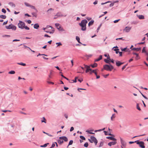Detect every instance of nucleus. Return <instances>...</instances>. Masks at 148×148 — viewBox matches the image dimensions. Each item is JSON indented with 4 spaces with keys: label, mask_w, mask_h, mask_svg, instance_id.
I'll return each instance as SVG.
<instances>
[{
    "label": "nucleus",
    "mask_w": 148,
    "mask_h": 148,
    "mask_svg": "<svg viewBox=\"0 0 148 148\" xmlns=\"http://www.w3.org/2000/svg\"><path fill=\"white\" fill-rule=\"evenodd\" d=\"M9 4L11 6H12V7H15V5L13 3H12V2H11V3H9Z\"/></svg>",
    "instance_id": "nucleus-35"
},
{
    "label": "nucleus",
    "mask_w": 148,
    "mask_h": 148,
    "mask_svg": "<svg viewBox=\"0 0 148 148\" xmlns=\"http://www.w3.org/2000/svg\"><path fill=\"white\" fill-rule=\"evenodd\" d=\"M55 25L57 29L59 31L61 32H64L65 30L63 28L60 26L59 23H56L55 24Z\"/></svg>",
    "instance_id": "nucleus-6"
},
{
    "label": "nucleus",
    "mask_w": 148,
    "mask_h": 148,
    "mask_svg": "<svg viewBox=\"0 0 148 148\" xmlns=\"http://www.w3.org/2000/svg\"><path fill=\"white\" fill-rule=\"evenodd\" d=\"M15 73V71H9L8 73L9 74H13Z\"/></svg>",
    "instance_id": "nucleus-29"
},
{
    "label": "nucleus",
    "mask_w": 148,
    "mask_h": 148,
    "mask_svg": "<svg viewBox=\"0 0 148 148\" xmlns=\"http://www.w3.org/2000/svg\"><path fill=\"white\" fill-rule=\"evenodd\" d=\"M49 144V143L45 144H44L43 145H40V147H46L47 146V145Z\"/></svg>",
    "instance_id": "nucleus-32"
},
{
    "label": "nucleus",
    "mask_w": 148,
    "mask_h": 148,
    "mask_svg": "<svg viewBox=\"0 0 148 148\" xmlns=\"http://www.w3.org/2000/svg\"><path fill=\"white\" fill-rule=\"evenodd\" d=\"M43 120H41V122H44L45 123H46V119H45V118L44 117H43Z\"/></svg>",
    "instance_id": "nucleus-38"
},
{
    "label": "nucleus",
    "mask_w": 148,
    "mask_h": 148,
    "mask_svg": "<svg viewBox=\"0 0 148 148\" xmlns=\"http://www.w3.org/2000/svg\"><path fill=\"white\" fill-rule=\"evenodd\" d=\"M120 139L121 144L124 147H125L126 145V142L124 140H123V139L121 137H120Z\"/></svg>",
    "instance_id": "nucleus-7"
},
{
    "label": "nucleus",
    "mask_w": 148,
    "mask_h": 148,
    "mask_svg": "<svg viewBox=\"0 0 148 148\" xmlns=\"http://www.w3.org/2000/svg\"><path fill=\"white\" fill-rule=\"evenodd\" d=\"M55 67L59 71H62V70L60 69V68L58 66H56Z\"/></svg>",
    "instance_id": "nucleus-52"
},
{
    "label": "nucleus",
    "mask_w": 148,
    "mask_h": 148,
    "mask_svg": "<svg viewBox=\"0 0 148 148\" xmlns=\"http://www.w3.org/2000/svg\"><path fill=\"white\" fill-rule=\"evenodd\" d=\"M131 29V27H126L124 29L123 31H125L126 32H128L130 31Z\"/></svg>",
    "instance_id": "nucleus-10"
},
{
    "label": "nucleus",
    "mask_w": 148,
    "mask_h": 148,
    "mask_svg": "<svg viewBox=\"0 0 148 148\" xmlns=\"http://www.w3.org/2000/svg\"><path fill=\"white\" fill-rule=\"evenodd\" d=\"M104 61L106 63L108 64H110V61L107 59H105L104 60Z\"/></svg>",
    "instance_id": "nucleus-25"
},
{
    "label": "nucleus",
    "mask_w": 148,
    "mask_h": 148,
    "mask_svg": "<svg viewBox=\"0 0 148 148\" xmlns=\"http://www.w3.org/2000/svg\"><path fill=\"white\" fill-rule=\"evenodd\" d=\"M59 138L60 139L62 140L63 141L64 140L65 142H67L68 140L67 138L65 136L60 137Z\"/></svg>",
    "instance_id": "nucleus-9"
},
{
    "label": "nucleus",
    "mask_w": 148,
    "mask_h": 148,
    "mask_svg": "<svg viewBox=\"0 0 148 148\" xmlns=\"http://www.w3.org/2000/svg\"><path fill=\"white\" fill-rule=\"evenodd\" d=\"M25 5L27 6H29L30 7V8L32 9H35V7L34 6L31 5L29 4L27 2H25Z\"/></svg>",
    "instance_id": "nucleus-14"
},
{
    "label": "nucleus",
    "mask_w": 148,
    "mask_h": 148,
    "mask_svg": "<svg viewBox=\"0 0 148 148\" xmlns=\"http://www.w3.org/2000/svg\"><path fill=\"white\" fill-rule=\"evenodd\" d=\"M39 27V26L38 23H36L34 25V28L37 29Z\"/></svg>",
    "instance_id": "nucleus-18"
},
{
    "label": "nucleus",
    "mask_w": 148,
    "mask_h": 148,
    "mask_svg": "<svg viewBox=\"0 0 148 148\" xmlns=\"http://www.w3.org/2000/svg\"><path fill=\"white\" fill-rule=\"evenodd\" d=\"M102 55H100L99 58L95 59V62H97L101 60L102 59Z\"/></svg>",
    "instance_id": "nucleus-20"
},
{
    "label": "nucleus",
    "mask_w": 148,
    "mask_h": 148,
    "mask_svg": "<svg viewBox=\"0 0 148 148\" xmlns=\"http://www.w3.org/2000/svg\"><path fill=\"white\" fill-rule=\"evenodd\" d=\"M137 16L140 19H144V16L142 15H137Z\"/></svg>",
    "instance_id": "nucleus-19"
},
{
    "label": "nucleus",
    "mask_w": 148,
    "mask_h": 148,
    "mask_svg": "<svg viewBox=\"0 0 148 148\" xmlns=\"http://www.w3.org/2000/svg\"><path fill=\"white\" fill-rule=\"evenodd\" d=\"M5 27L6 29H11L12 30H15L16 29V27L12 24L9 25L8 26H5Z\"/></svg>",
    "instance_id": "nucleus-3"
},
{
    "label": "nucleus",
    "mask_w": 148,
    "mask_h": 148,
    "mask_svg": "<svg viewBox=\"0 0 148 148\" xmlns=\"http://www.w3.org/2000/svg\"><path fill=\"white\" fill-rule=\"evenodd\" d=\"M106 138L113 141H116V139L111 136H107Z\"/></svg>",
    "instance_id": "nucleus-13"
},
{
    "label": "nucleus",
    "mask_w": 148,
    "mask_h": 148,
    "mask_svg": "<svg viewBox=\"0 0 148 148\" xmlns=\"http://www.w3.org/2000/svg\"><path fill=\"white\" fill-rule=\"evenodd\" d=\"M116 40H124V39L123 38H117L116 39Z\"/></svg>",
    "instance_id": "nucleus-47"
},
{
    "label": "nucleus",
    "mask_w": 148,
    "mask_h": 148,
    "mask_svg": "<svg viewBox=\"0 0 148 148\" xmlns=\"http://www.w3.org/2000/svg\"><path fill=\"white\" fill-rule=\"evenodd\" d=\"M76 39L77 40L78 43L82 44V43H81L80 41V38L78 36H76Z\"/></svg>",
    "instance_id": "nucleus-24"
},
{
    "label": "nucleus",
    "mask_w": 148,
    "mask_h": 148,
    "mask_svg": "<svg viewBox=\"0 0 148 148\" xmlns=\"http://www.w3.org/2000/svg\"><path fill=\"white\" fill-rule=\"evenodd\" d=\"M124 62H121L119 61H116V65L117 66H119L122 64H123Z\"/></svg>",
    "instance_id": "nucleus-11"
},
{
    "label": "nucleus",
    "mask_w": 148,
    "mask_h": 148,
    "mask_svg": "<svg viewBox=\"0 0 148 148\" xmlns=\"http://www.w3.org/2000/svg\"><path fill=\"white\" fill-rule=\"evenodd\" d=\"M110 61V62H111L112 63H114V60H113V59H111Z\"/></svg>",
    "instance_id": "nucleus-64"
},
{
    "label": "nucleus",
    "mask_w": 148,
    "mask_h": 148,
    "mask_svg": "<svg viewBox=\"0 0 148 148\" xmlns=\"http://www.w3.org/2000/svg\"><path fill=\"white\" fill-rule=\"evenodd\" d=\"M89 71V73L90 74H91L92 73H93L94 72V70H92V69H91V70H90Z\"/></svg>",
    "instance_id": "nucleus-42"
},
{
    "label": "nucleus",
    "mask_w": 148,
    "mask_h": 148,
    "mask_svg": "<svg viewBox=\"0 0 148 148\" xmlns=\"http://www.w3.org/2000/svg\"><path fill=\"white\" fill-rule=\"evenodd\" d=\"M88 21L86 19L82 20L80 23H79V25L81 27V30L83 31L86 30V24L87 23Z\"/></svg>",
    "instance_id": "nucleus-1"
},
{
    "label": "nucleus",
    "mask_w": 148,
    "mask_h": 148,
    "mask_svg": "<svg viewBox=\"0 0 148 148\" xmlns=\"http://www.w3.org/2000/svg\"><path fill=\"white\" fill-rule=\"evenodd\" d=\"M115 114H113L112 116H111V119L112 121H113V118H115Z\"/></svg>",
    "instance_id": "nucleus-37"
},
{
    "label": "nucleus",
    "mask_w": 148,
    "mask_h": 148,
    "mask_svg": "<svg viewBox=\"0 0 148 148\" xmlns=\"http://www.w3.org/2000/svg\"><path fill=\"white\" fill-rule=\"evenodd\" d=\"M103 68L104 69L109 71H111L112 69H114V66L111 65L110 64H105L103 66Z\"/></svg>",
    "instance_id": "nucleus-2"
},
{
    "label": "nucleus",
    "mask_w": 148,
    "mask_h": 148,
    "mask_svg": "<svg viewBox=\"0 0 148 148\" xmlns=\"http://www.w3.org/2000/svg\"><path fill=\"white\" fill-rule=\"evenodd\" d=\"M126 49H127V48H121V50L122 51H126Z\"/></svg>",
    "instance_id": "nucleus-46"
},
{
    "label": "nucleus",
    "mask_w": 148,
    "mask_h": 148,
    "mask_svg": "<svg viewBox=\"0 0 148 148\" xmlns=\"http://www.w3.org/2000/svg\"><path fill=\"white\" fill-rule=\"evenodd\" d=\"M88 146V144L87 142H86L84 144V146L86 147H87Z\"/></svg>",
    "instance_id": "nucleus-36"
},
{
    "label": "nucleus",
    "mask_w": 148,
    "mask_h": 148,
    "mask_svg": "<svg viewBox=\"0 0 148 148\" xmlns=\"http://www.w3.org/2000/svg\"><path fill=\"white\" fill-rule=\"evenodd\" d=\"M52 31H53V32H49V31H45V32L47 33H49L50 34H52L54 32V30H52Z\"/></svg>",
    "instance_id": "nucleus-50"
},
{
    "label": "nucleus",
    "mask_w": 148,
    "mask_h": 148,
    "mask_svg": "<svg viewBox=\"0 0 148 148\" xmlns=\"http://www.w3.org/2000/svg\"><path fill=\"white\" fill-rule=\"evenodd\" d=\"M56 45H58L56 47H57L59 46H60L62 45V44L60 42H57L56 43Z\"/></svg>",
    "instance_id": "nucleus-39"
},
{
    "label": "nucleus",
    "mask_w": 148,
    "mask_h": 148,
    "mask_svg": "<svg viewBox=\"0 0 148 148\" xmlns=\"http://www.w3.org/2000/svg\"><path fill=\"white\" fill-rule=\"evenodd\" d=\"M107 135L111 136H112V137H114V135L113 134H111L110 133H109V134H108Z\"/></svg>",
    "instance_id": "nucleus-57"
},
{
    "label": "nucleus",
    "mask_w": 148,
    "mask_h": 148,
    "mask_svg": "<svg viewBox=\"0 0 148 148\" xmlns=\"http://www.w3.org/2000/svg\"><path fill=\"white\" fill-rule=\"evenodd\" d=\"M38 11L37 10H36V11L34 12H33L32 13V14L33 15V16H34L36 17L37 15V12Z\"/></svg>",
    "instance_id": "nucleus-12"
},
{
    "label": "nucleus",
    "mask_w": 148,
    "mask_h": 148,
    "mask_svg": "<svg viewBox=\"0 0 148 148\" xmlns=\"http://www.w3.org/2000/svg\"><path fill=\"white\" fill-rule=\"evenodd\" d=\"M79 90H86V89H84V88H78V89H77V90H78V91H79L80 92H81V91Z\"/></svg>",
    "instance_id": "nucleus-48"
},
{
    "label": "nucleus",
    "mask_w": 148,
    "mask_h": 148,
    "mask_svg": "<svg viewBox=\"0 0 148 148\" xmlns=\"http://www.w3.org/2000/svg\"><path fill=\"white\" fill-rule=\"evenodd\" d=\"M85 56L87 57H91L92 56V55H91V54H89V55H86Z\"/></svg>",
    "instance_id": "nucleus-60"
},
{
    "label": "nucleus",
    "mask_w": 148,
    "mask_h": 148,
    "mask_svg": "<svg viewBox=\"0 0 148 148\" xmlns=\"http://www.w3.org/2000/svg\"><path fill=\"white\" fill-rule=\"evenodd\" d=\"M101 24L98 27V28H97V31H98L100 29V27H101Z\"/></svg>",
    "instance_id": "nucleus-63"
},
{
    "label": "nucleus",
    "mask_w": 148,
    "mask_h": 148,
    "mask_svg": "<svg viewBox=\"0 0 148 148\" xmlns=\"http://www.w3.org/2000/svg\"><path fill=\"white\" fill-rule=\"evenodd\" d=\"M141 49V48H134L132 49V50H136L137 51H139Z\"/></svg>",
    "instance_id": "nucleus-21"
},
{
    "label": "nucleus",
    "mask_w": 148,
    "mask_h": 148,
    "mask_svg": "<svg viewBox=\"0 0 148 148\" xmlns=\"http://www.w3.org/2000/svg\"><path fill=\"white\" fill-rule=\"evenodd\" d=\"M97 64L96 63H94L93 64H91L90 65V66H91L92 68H94L95 67H96L97 66Z\"/></svg>",
    "instance_id": "nucleus-23"
},
{
    "label": "nucleus",
    "mask_w": 148,
    "mask_h": 148,
    "mask_svg": "<svg viewBox=\"0 0 148 148\" xmlns=\"http://www.w3.org/2000/svg\"><path fill=\"white\" fill-rule=\"evenodd\" d=\"M74 129V128L73 127H71L70 131V132H72L73 130Z\"/></svg>",
    "instance_id": "nucleus-58"
},
{
    "label": "nucleus",
    "mask_w": 148,
    "mask_h": 148,
    "mask_svg": "<svg viewBox=\"0 0 148 148\" xmlns=\"http://www.w3.org/2000/svg\"><path fill=\"white\" fill-rule=\"evenodd\" d=\"M3 37H10V36L9 35H5L3 36Z\"/></svg>",
    "instance_id": "nucleus-61"
},
{
    "label": "nucleus",
    "mask_w": 148,
    "mask_h": 148,
    "mask_svg": "<svg viewBox=\"0 0 148 148\" xmlns=\"http://www.w3.org/2000/svg\"><path fill=\"white\" fill-rule=\"evenodd\" d=\"M79 137L82 140H86L85 138L82 136H80Z\"/></svg>",
    "instance_id": "nucleus-34"
},
{
    "label": "nucleus",
    "mask_w": 148,
    "mask_h": 148,
    "mask_svg": "<svg viewBox=\"0 0 148 148\" xmlns=\"http://www.w3.org/2000/svg\"><path fill=\"white\" fill-rule=\"evenodd\" d=\"M17 64L19 65H22L23 66H26V64L25 63H23L22 62L18 63Z\"/></svg>",
    "instance_id": "nucleus-31"
},
{
    "label": "nucleus",
    "mask_w": 148,
    "mask_h": 148,
    "mask_svg": "<svg viewBox=\"0 0 148 148\" xmlns=\"http://www.w3.org/2000/svg\"><path fill=\"white\" fill-rule=\"evenodd\" d=\"M78 77H75V79L74 80H72L71 81H73V82H75V83L77 82V79L78 78Z\"/></svg>",
    "instance_id": "nucleus-27"
},
{
    "label": "nucleus",
    "mask_w": 148,
    "mask_h": 148,
    "mask_svg": "<svg viewBox=\"0 0 148 148\" xmlns=\"http://www.w3.org/2000/svg\"><path fill=\"white\" fill-rule=\"evenodd\" d=\"M94 21L93 20H92L90 21L88 24V26L89 27L92 25L94 23Z\"/></svg>",
    "instance_id": "nucleus-17"
},
{
    "label": "nucleus",
    "mask_w": 148,
    "mask_h": 148,
    "mask_svg": "<svg viewBox=\"0 0 148 148\" xmlns=\"http://www.w3.org/2000/svg\"><path fill=\"white\" fill-rule=\"evenodd\" d=\"M145 47H144L143 48L142 51V52L146 53V51L145 50Z\"/></svg>",
    "instance_id": "nucleus-43"
},
{
    "label": "nucleus",
    "mask_w": 148,
    "mask_h": 148,
    "mask_svg": "<svg viewBox=\"0 0 148 148\" xmlns=\"http://www.w3.org/2000/svg\"><path fill=\"white\" fill-rule=\"evenodd\" d=\"M24 28L27 30L29 29V28L27 26H25V25L24 27Z\"/></svg>",
    "instance_id": "nucleus-44"
},
{
    "label": "nucleus",
    "mask_w": 148,
    "mask_h": 148,
    "mask_svg": "<svg viewBox=\"0 0 148 148\" xmlns=\"http://www.w3.org/2000/svg\"><path fill=\"white\" fill-rule=\"evenodd\" d=\"M103 142H101L100 143V145H99V147H101L103 146Z\"/></svg>",
    "instance_id": "nucleus-59"
},
{
    "label": "nucleus",
    "mask_w": 148,
    "mask_h": 148,
    "mask_svg": "<svg viewBox=\"0 0 148 148\" xmlns=\"http://www.w3.org/2000/svg\"><path fill=\"white\" fill-rule=\"evenodd\" d=\"M135 143L139 145L140 147L142 148H145L144 143L142 141H140L138 140L135 141Z\"/></svg>",
    "instance_id": "nucleus-4"
},
{
    "label": "nucleus",
    "mask_w": 148,
    "mask_h": 148,
    "mask_svg": "<svg viewBox=\"0 0 148 148\" xmlns=\"http://www.w3.org/2000/svg\"><path fill=\"white\" fill-rule=\"evenodd\" d=\"M73 140H71L69 143V145H68V146H67V147H68V146L69 145H71L73 143Z\"/></svg>",
    "instance_id": "nucleus-33"
},
{
    "label": "nucleus",
    "mask_w": 148,
    "mask_h": 148,
    "mask_svg": "<svg viewBox=\"0 0 148 148\" xmlns=\"http://www.w3.org/2000/svg\"><path fill=\"white\" fill-rule=\"evenodd\" d=\"M84 67L86 69H90V67L89 66H88L87 65H84Z\"/></svg>",
    "instance_id": "nucleus-45"
},
{
    "label": "nucleus",
    "mask_w": 148,
    "mask_h": 148,
    "mask_svg": "<svg viewBox=\"0 0 148 148\" xmlns=\"http://www.w3.org/2000/svg\"><path fill=\"white\" fill-rule=\"evenodd\" d=\"M127 65V64L125 65L122 68V70H123L125 68Z\"/></svg>",
    "instance_id": "nucleus-55"
},
{
    "label": "nucleus",
    "mask_w": 148,
    "mask_h": 148,
    "mask_svg": "<svg viewBox=\"0 0 148 148\" xmlns=\"http://www.w3.org/2000/svg\"><path fill=\"white\" fill-rule=\"evenodd\" d=\"M86 132H87L88 133L90 134H95V133H94L92 132H91L88 131V130L86 131Z\"/></svg>",
    "instance_id": "nucleus-40"
},
{
    "label": "nucleus",
    "mask_w": 148,
    "mask_h": 148,
    "mask_svg": "<svg viewBox=\"0 0 148 148\" xmlns=\"http://www.w3.org/2000/svg\"><path fill=\"white\" fill-rule=\"evenodd\" d=\"M90 139L93 141V142H94L95 144V145H96L98 142L96 138L95 137L92 136L90 137Z\"/></svg>",
    "instance_id": "nucleus-8"
},
{
    "label": "nucleus",
    "mask_w": 148,
    "mask_h": 148,
    "mask_svg": "<svg viewBox=\"0 0 148 148\" xmlns=\"http://www.w3.org/2000/svg\"><path fill=\"white\" fill-rule=\"evenodd\" d=\"M6 16L5 15H1L0 16V18H1L5 19L6 18Z\"/></svg>",
    "instance_id": "nucleus-28"
},
{
    "label": "nucleus",
    "mask_w": 148,
    "mask_h": 148,
    "mask_svg": "<svg viewBox=\"0 0 148 148\" xmlns=\"http://www.w3.org/2000/svg\"><path fill=\"white\" fill-rule=\"evenodd\" d=\"M8 22V21H6L4 22L3 23V25H5Z\"/></svg>",
    "instance_id": "nucleus-51"
},
{
    "label": "nucleus",
    "mask_w": 148,
    "mask_h": 148,
    "mask_svg": "<svg viewBox=\"0 0 148 148\" xmlns=\"http://www.w3.org/2000/svg\"><path fill=\"white\" fill-rule=\"evenodd\" d=\"M90 70H91V68L87 69L86 70V73H87L88 72H89Z\"/></svg>",
    "instance_id": "nucleus-53"
},
{
    "label": "nucleus",
    "mask_w": 148,
    "mask_h": 148,
    "mask_svg": "<svg viewBox=\"0 0 148 148\" xmlns=\"http://www.w3.org/2000/svg\"><path fill=\"white\" fill-rule=\"evenodd\" d=\"M120 19H118V20H115V21H114V23H116L117 22H118L119 21H120Z\"/></svg>",
    "instance_id": "nucleus-56"
},
{
    "label": "nucleus",
    "mask_w": 148,
    "mask_h": 148,
    "mask_svg": "<svg viewBox=\"0 0 148 148\" xmlns=\"http://www.w3.org/2000/svg\"><path fill=\"white\" fill-rule=\"evenodd\" d=\"M25 25V23L24 22L21 21H19V23H18V27L21 29L24 28V27Z\"/></svg>",
    "instance_id": "nucleus-5"
},
{
    "label": "nucleus",
    "mask_w": 148,
    "mask_h": 148,
    "mask_svg": "<svg viewBox=\"0 0 148 148\" xmlns=\"http://www.w3.org/2000/svg\"><path fill=\"white\" fill-rule=\"evenodd\" d=\"M109 74H108L105 75H103V76L105 78H106L109 75Z\"/></svg>",
    "instance_id": "nucleus-49"
},
{
    "label": "nucleus",
    "mask_w": 148,
    "mask_h": 148,
    "mask_svg": "<svg viewBox=\"0 0 148 148\" xmlns=\"http://www.w3.org/2000/svg\"><path fill=\"white\" fill-rule=\"evenodd\" d=\"M133 54H134V55H136V60H138V53H133Z\"/></svg>",
    "instance_id": "nucleus-26"
},
{
    "label": "nucleus",
    "mask_w": 148,
    "mask_h": 148,
    "mask_svg": "<svg viewBox=\"0 0 148 148\" xmlns=\"http://www.w3.org/2000/svg\"><path fill=\"white\" fill-rule=\"evenodd\" d=\"M116 143V141H112L108 143V145L110 146H111L112 145H115Z\"/></svg>",
    "instance_id": "nucleus-15"
},
{
    "label": "nucleus",
    "mask_w": 148,
    "mask_h": 148,
    "mask_svg": "<svg viewBox=\"0 0 148 148\" xmlns=\"http://www.w3.org/2000/svg\"><path fill=\"white\" fill-rule=\"evenodd\" d=\"M56 14L58 17H61V16L65 17L66 15V14L63 15L62 14H61V13L60 12Z\"/></svg>",
    "instance_id": "nucleus-16"
},
{
    "label": "nucleus",
    "mask_w": 148,
    "mask_h": 148,
    "mask_svg": "<svg viewBox=\"0 0 148 148\" xmlns=\"http://www.w3.org/2000/svg\"><path fill=\"white\" fill-rule=\"evenodd\" d=\"M114 4V2H113V3H111L109 5V6L110 7H112V6H113Z\"/></svg>",
    "instance_id": "nucleus-62"
},
{
    "label": "nucleus",
    "mask_w": 148,
    "mask_h": 148,
    "mask_svg": "<svg viewBox=\"0 0 148 148\" xmlns=\"http://www.w3.org/2000/svg\"><path fill=\"white\" fill-rule=\"evenodd\" d=\"M140 93L143 96V97L145 99H148V98L146 97L144 95L143 93H142L140 91Z\"/></svg>",
    "instance_id": "nucleus-41"
},
{
    "label": "nucleus",
    "mask_w": 148,
    "mask_h": 148,
    "mask_svg": "<svg viewBox=\"0 0 148 148\" xmlns=\"http://www.w3.org/2000/svg\"><path fill=\"white\" fill-rule=\"evenodd\" d=\"M112 50H113L114 51H117V50H119V49H115L114 48H112Z\"/></svg>",
    "instance_id": "nucleus-54"
},
{
    "label": "nucleus",
    "mask_w": 148,
    "mask_h": 148,
    "mask_svg": "<svg viewBox=\"0 0 148 148\" xmlns=\"http://www.w3.org/2000/svg\"><path fill=\"white\" fill-rule=\"evenodd\" d=\"M136 108L139 110L140 111L141 110L140 108L139 104L138 103L136 105Z\"/></svg>",
    "instance_id": "nucleus-30"
},
{
    "label": "nucleus",
    "mask_w": 148,
    "mask_h": 148,
    "mask_svg": "<svg viewBox=\"0 0 148 148\" xmlns=\"http://www.w3.org/2000/svg\"><path fill=\"white\" fill-rule=\"evenodd\" d=\"M57 141L58 143L60 144H61L63 143L64 142L62 140L60 139H58Z\"/></svg>",
    "instance_id": "nucleus-22"
}]
</instances>
